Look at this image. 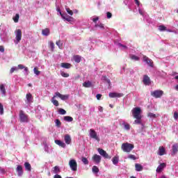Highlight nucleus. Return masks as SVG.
Wrapping results in <instances>:
<instances>
[{
    "mask_svg": "<svg viewBox=\"0 0 178 178\" xmlns=\"http://www.w3.org/2000/svg\"><path fill=\"white\" fill-rule=\"evenodd\" d=\"M141 112L142 111L140 107H136L131 110L132 116H134V118L136 119L134 120V124H141V119L143 118V116L141 115Z\"/></svg>",
    "mask_w": 178,
    "mask_h": 178,
    "instance_id": "nucleus-1",
    "label": "nucleus"
},
{
    "mask_svg": "<svg viewBox=\"0 0 178 178\" xmlns=\"http://www.w3.org/2000/svg\"><path fill=\"white\" fill-rule=\"evenodd\" d=\"M134 148V145L131 143H125L122 144L121 149L124 152L130 153Z\"/></svg>",
    "mask_w": 178,
    "mask_h": 178,
    "instance_id": "nucleus-2",
    "label": "nucleus"
},
{
    "mask_svg": "<svg viewBox=\"0 0 178 178\" xmlns=\"http://www.w3.org/2000/svg\"><path fill=\"white\" fill-rule=\"evenodd\" d=\"M19 117L22 123H28L29 122V115L25 114L23 111H19Z\"/></svg>",
    "mask_w": 178,
    "mask_h": 178,
    "instance_id": "nucleus-3",
    "label": "nucleus"
},
{
    "mask_svg": "<svg viewBox=\"0 0 178 178\" xmlns=\"http://www.w3.org/2000/svg\"><path fill=\"white\" fill-rule=\"evenodd\" d=\"M163 94H164V92L159 90H156L151 92V96L156 99L161 98L163 95Z\"/></svg>",
    "mask_w": 178,
    "mask_h": 178,
    "instance_id": "nucleus-4",
    "label": "nucleus"
},
{
    "mask_svg": "<svg viewBox=\"0 0 178 178\" xmlns=\"http://www.w3.org/2000/svg\"><path fill=\"white\" fill-rule=\"evenodd\" d=\"M69 165L71 170L73 172H76L77 170V163L75 159H70L69 162Z\"/></svg>",
    "mask_w": 178,
    "mask_h": 178,
    "instance_id": "nucleus-5",
    "label": "nucleus"
},
{
    "mask_svg": "<svg viewBox=\"0 0 178 178\" xmlns=\"http://www.w3.org/2000/svg\"><path fill=\"white\" fill-rule=\"evenodd\" d=\"M97 152L98 153H99V154L103 156L105 159H112V156H110L105 150H104L103 149H97Z\"/></svg>",
    "mask_w": 178,
    "mask_h": 178,
    "instance_id": "nucleus-6",
    "label": "nucleus"
},
{
    "mask_svg": "<svg viewBox=\"0 0 178 178\" xmlns=\"http://www.w3.org/2000/svg\"><path fill=\"white\" fill-rule=\"evenodd\" d=\"M15 40L17 42H20L22 37V32L21 29H17L15 31Z\"/></svg>",
    "mask_w": 178,
    "mask_h": 178,
    "instance_id": "nucleus-7",
    "label": "nucleus"
},
{
    "mask_svg": "<svg viewBox=\"0 0 178 178\" xmlns=\"http://www.w3.org/2000/svg\"><path fill=\"white\" fill-rule=\"evenodd\" d=\"M90 137L91 138L96 140L97 142L100 141L99 138L97 135V132L94 129H90Z\"/></svg>",
    "mask_w": 178,
    "mask_h": 178,
    "instance_id": "nucleus-8",
    "label": "nucleus"
},
{
    "mask_svg": "<svg viewBox=\"0 0 178 178\" xmlns=\"http://www.w3.org/2000/svg\"><path fill=\"white\" fill-rule=\"evenodd\" d=\"M56 97H58L61 100L63 101L69 99V95H61L59 92H56V95L53 97V99H54Z\"/></svg>",
    "mask_w": 178,
    "mask_h": 178,
    "instance_id": "nucleus-9",
    "label": "nucleus"
},
{
    "mask_svg": "<svg viewBox=\"0 0 178 178\" xmlns=\"http://www.w3.org/2000/svg\"><path fill=\"white\" fill-rule=\"evenodd\" d=\"M143 83H144L145 86H149L151 84L150 78L147 75H144Z\"/></svg>",
    "mask_w": 178,
    "mask_h": 178,
    "instance_id": "nucleus-10",
    "label": "nucleus"
},
{
    "mask_svg": "<svg viewBox=\"0 0 178 178\" xmlns=\"http://www.w3.org/2000/svg\"><path fill=\"white\" fill-rule=\"evenodd\" d=\"M108 97H110L111 98H120L122 97H123V94L122 93H118V92H110L108 93Z\"/></svg>",
    "mask_w": 178,
    "mask_h": 178,
    "instance_id": "nucleus-11",
    "label": "nucleus"
},
{
    "mask_svg": "<svg viewBox=\"0 0 178 178\" xmlns=\"http://www.w3.org/2000/svg\"><path fill=\"white\" fill-rule=\"evenodd\" d=\"M92 159H93V161L96 162V163L99 164L101 161V156L98 154H94V156H92Z\"/></svg>",
    "mask_w": 178,
    "mask_h": 178,
    "instance_id": "nucleus-12",
    "label": "nucleus"
},
{
    "mask_svg": "<svg viewBox=\"0 0 178 178\" xmlns=\"http://www.w3.org/2000/svg\"><path fill=\"white\" fill-rule=\"evenodd\" d=\"M143 60L146 62V63H147L149 67H153V63L152 62V60H150L148 57H143Z\"/></svg>",
    "mask_w": 178,
    "mask_h": 178,
    "instance_id": "nucleus-13",
    "label": "nucleus"
},
{
    "mask_svg": "<svg viewBox=\"0 0 178 178\" xmlns=\"http://www.w3.org/2000/svg\"><path fill=\"white\" fill-rule=\"evenodd\" d=\"M16 172H18L19 177H21L23 175V169L21 165H17Z\"/></svg>",
    "mask_w": 178,
    "mask_h": 178,
    "instance_id": "nucleus-14",
    "label": "nucleus"
},
{
    "mask_svg": "<svg viewBox=\"0 0 178 178\" xmlns=\"http://www.w3.org/2000/svg\"><path fill=\"white\" fill-rule=\"evenodd\" d=\"M72 65L69 63H60V67L64 68V69H70V67H72Z\"/></svg>",
    "mask_w": 178,
    "mask_h": 178,
    "instance_id": "nucleus-15",
    "label": "nucleus"
},
{
    "mask_svg": "<svg viewBox=\"0 0 178 178\" xmlns=\"http://www.w3.org/2000/svg\"><path fill=\"white\" fill-rule=\"evenodd\" d=\"M165 152H166V149L163 147L161 146L159 147L158 154L161 156H163Z\"/></svg>",
    "mask_w": 178,
    "mask_h": 178,
    "instance_id": "nucleus-16",
    "label": "nucleus"
},
{
    "mask_svg": "<svg viewBox=\"0 0 178 178\" xmlns=\"http://www.w3.org/2000/svg\"><path fill=\"white\" fill-rule=\"evenodd\" d=\"M64 141H65V143L67 145H70L72 142V138H70V136L68 134L65 135V136L64 137Z\"/></svg>",
    "mask_w": 178,
    "mask_h": 178,
    "instance_id": "nucleus-17",
    "label": "nucleus"
},
{
    "mask_svg": "<svg viewBox=\"0 0 178 178\" xmlns=\"http://www.w3.org/2000/svg\"><path fill=\"white\" fill-rule=\"evenodd\" d=\"M177 152H178V145L177 144H175L174 145H172V156H175V154H177Z\"/></svg>",
    "mask_w": 178,
    "mask_h": 178,
    "instance_id": "nucleus-18",
    "label": "nucleus"
},
{
    "mask_svg": "<svg viewBox=\"0 0 178 178\" xmlns=\"http://www.w3.org/2000/svg\"><path fill=\"white\" fill-rule=\"evenodd\" d=\"M165 167H166V164L163 163L157 167V170H156V171L158 172H161Z\"/></svg>",
    "mask_w": 178,
    "mask_h": 178,
    "instance_id": "nucleus-19",
    "label": "nucleus"
},
{
    "mask_svg": "<svg viewBox=\"0 0 178 178\" xmlns=\"http://www.w3.org/2000/svg\"><path fill=\"white\" fill-rule=\"evenodd\" d=\"M135 169H136V171H137V172H141L143 170V167L140 164L136 163L135 164Z\"/></svg>",
    "mask_w": 178,
    "mask_h": 178,
    "instance_id": "nucleus-20",
    "label": "nucleus"
},
{
    "mask_svg": "<svg viewBox=\"0 0 178 178\" xmlns=\"http://www.w3.org/2000/svg\"><path fill=\"white\" fill-rule=\"evenodd\" d=\"M54 143L57 145H59L60 147H63V148H65L66 145L65 143H63L62 141L60 140H54Z\"/></svg>",
    "mask_w": 178,
    "mask_h": 178,
    "instance_id": "nucleus-21",
    "label": "nucleus"
},
{
    "mask_svg": "<svg viewBox=\"0 0 178 178\" xmlns=\"http://www.w3.org/2000/svg\"><path fill=\"white\" fill-rule=\"evenodd\" d=\"M73 60L76 63H79L80 62H81V56H80L79 55L74 56H73Z\"/></svg>",
    "mask_w": 178,
    "mask_h": 178,
    "instance_id": "nucleus-22",
    "label": "nucleus"
},
{
    "mask_svg": "<svg viewBox=\"0 0 178 178\" xmlns=\"http://www.w3.org/2000/svg\"><path fill=\"white\" fill-rule=\"evenodd\" d=\"M24 166L25 167L26 170H28L29 172L31 171V165L29 162H25Z\"/></svg>",
    "mask_w": 178,
    "mask_h": 178,
    "instance_id": "nucleus-23",
    "label": "nucleus"
},
{
    "mask_svg": "<svg viewBox=\"0 0 178 178\" xmlns=\"http://www.w3.org/2000/svg\"><path fill=\"white\" fill-rule=\"evenodd\" d=\"M92 82L90 81H85L83 83V86L84 88H89L90 87H92Z\"/></svg>",
    "mask_w": 178,
    "mask_h": 178,
    "instance_id": "nucleus-24",
    "label": "nucleus"
},
{
    "mask_svg": "<svg viewBox=\"0 0 178 178\" xmlns=\"http://www.w3.org/2000/svg\"><path fill=\"white\" fill-rule=\"evenodd\" d=\"M0 92H1V94H3V95H6V88H5V86L3 83L0 84Z\"/></svg>",
    "mask_w": 178,
    "mask_h": 178,
    "instance_id": "nucleus-25",
    "label": "nucleus"
},
{
    "mask_svg": "<svg viewBox=\"0 0 178 178\" xmlns=\"http://www.w3.org/2000/svg\"><path fill=\"white\" fill-rule=\"evenodd\" d=\"M26 98L29 103L32 102L33 97L31 93L26 94Z\"/></svg>",
    "mask_w": 178,
    "mask_h": 178,
    "instance_id": "nucleus-26",
    "label": "nucleus"
},
{
    "mask_svg": "<svg viewBox=\"0 0 178 178\" xmlns=\"http://www.w3.org/2000/svg\"><path fill=\"white\" fill-rule=\"evenodd\" d=\"M112 163L115 165L119 163V156H114L112 158Z\"/></svg>",
    "mask_w": 178,
    "mask_h": 178,
    "instance_id": "nucleus-27",
    "label": "nucleus"
},
{
    "mask_svg": "<svg viewBox=\"0 0 178 178\" xmlns=\"http://www.w3.org/2000/svg\"><path fill=\"white\" fill-rule=\"evenodd\" d=\"M42 32L43 35L48 36L49 35V29L48 28L42 29Z\"/></svg>",
    "mask_w": 178,
    "mask_h": 178,
    "instance_id": "nucleus-28",
    "label": "nucleus"
},
{
    "mask_svg": "<svg viewBox=\"0 0 178 178\" xmlns=\"http://www.w3.org/2000/svg\"><path fill=\"white\" fill-rule=\"evenodd\" d=\"M64 121L71 122L73 121V118L71 116H64Z\"/></svg>",
    "mask_w": 178,
    "mask_h": 178,
    "instance_id": "nucleus-29",
    "label": "nucleus"
},
{
    "mask_svg": "<svg viewBox=\"0 0 178 178\" xmlns=\"http://www.w3.org/2000/svg\"><path fill=\"white\" fill-rule=\"evenodd\" d=\"M92 172H93V173H96V174L99 173V169L96 165H94L93 167H92Z\"/></svg>",
    "mask_w": 178,
    "mask_h": 178,
    "instance_id": "nucleus-30",
    "label": "nucleus"
},
{
    "mask_svg": "<svg viewBox=\"0 0 178 178\" xmlns=\"http://www.w3.org/2000/svg\"><path fill=\"white\" fill-rule=\"evenodd\" d=\"M53 172L54 174H58L60 172V170L58 166H54Z\"/></svg>",
    "mask_w": 178,
    "mask_h": 178,
    "instance_id": "nucleus-31",
    "label": "nucleus"
},
{
    "mask_svg": "<svg viewBox=\"0 0 178 178\" xmlns=\"http://www.w3.org/2000/svg\"><path fill=\"white\" fill-rule=\"evenodd\" d=\"M81 161L83 162V163L84 165H88L89 164L88 159H87L86 157H84V156L81 157Z\"/></svg>",
    "mask_w": 178,
    "mask_h": 178,
    "instance_id": "nucleus-32",
    "label": "nucleus"
},
{
    "mask_svg": "<svg viewBox=\"0 0 178 178\" xmlns=\"http://www.w3.org/2000/svg\"><path fill=\"white\" fill-rule=\"evenodd\" d=\"M130 58L135 61H138L140 60V58H138V56H136V55H134V54L130 55Z\"/></svg>",
    "mask_w": 178,
    "mask_h": 178,
    "instance_id": "nucleus-33",
    "label": "nucleus"
},
{
    "mask_svg": "<svg viewBox=\"0 0 178 178\" xmlns=\"http://www.w3.org/2000/svg\"><path fill=\"white\" fill-rule=\"evenodd\" d=\"M49 44V47L51 48V51L52 52L54 51V49H55L54 43L52 41H50Z\"/></svg>",
    "mask_w": 178,
    "mask_h": 178,
    "instance_id": "nucleus-34",
    "label": "nucleus"
},
{
    "mask_svg": "<svg viewBox=\"0 0 178 178\" xmlns=\"http://www.w3.org/2000/svg\"><path fill=\"white\" fill-rule=\"evenodd\" d=\"M19 18H20V15H19V14H16L15 17H13V22H15V23H18Z\"/></svg>",
    "mask_w": 178,
    "mask_h": 178,
    "instance_id": "nucleus-35",
    "label": "nucleus"
},
{
    "mask_svg": "<svg viewBox=\"0 0 178 178\" xmlns=\"http://www.w3.org/2000/svg\"><path fill=\"white\" fill-rule=\"evenodd\" d=\"M102 78L103 80L108 84V86H111V81L109 79L107 78L106 76H103Z\"/></svg>",
    "mask_w": 178,
    "mask_h": 178,
    "instance_id": "nucleus-36",
    "label": "nucleus"
},
{
    "mask_svg": "<svg viewBox=\"0 0 178 178\" xmlns=\"http://www.w3.org/2000/svg\"><path fill=\"white\" fill-rule=\"evenodd\" d=\"M4 113L3 105L0 103V115H3Z\"/></svg>",
    "mask_w": 178,
    "mask_h": 178,
    "instance_id": "nucleus-37",
    "label": "nucleus"
},
{
    "mask_svg": "<svg viewBox=\"0 0 178 178\" xmlns=\"http://www.w3.org/2000/svg\"><path fill=\"white\" fill-rule=\"evenodd\" d=\"M58 113L60 115H63L66 114V111L64 110L63 108H59Z\"/></svg>",
    "mask_w": 178,
    "mask_h": 178,
    "instance_id": "nucleus-38",
    "label": "nucleus"
},
{
    "mask_svg": "<svg viewBox=\"0 0 178 178\" xmlns=\"http://www.w3.org/2000/svg\"><path fill=\"white\" fill-rule=\"evenodd\" d=\"M128 159H130L131 160L136 161L137 159V157L134 154H129L128 156Z\"/></svg>",
    "mask_w": 178,
    "mask_h": 178,
    "instance_id": "nucleus-39",
    "label": "nucleus"
},
{
    "mask_svg": "<svg viewBox=\"0 0 178 178\" xmlns=\"http://www.w3.org/2000/svg\"><path fill=\"white\" fill-rule=\"evenodd\" d=\"M56 44L57 46H58L59 49H62L63 43H62L61 40L56 41Z\"/></svg>",
    "mask_w": 178,
    "mask_h": 178,
    "instance_id": "nucleus-40",
    "label": "nucleus"
},
{
    "mask_svg": "<svg viewBox=\"0 0 178 178\" xmlns=\"http://www.w3.org/2000/svg\"><path fill=\"white\" fill-rule=\"evenodd\" d=\"M51 102H52V104L56 107L59 106V103L58 100H54V99H52V100H51Z\"/></svg>",
    "mask_w": 178,
    "mask_h": 178,
    "instance_id": "nucleus-41",
    "label": "nucleus"
},
{
    "mask_svg": "<svg viewBox=\"0 0 178 178\" xmlns=\"http://www.w3.org/2000/svg\"><path fill=\"white\" fill-rule=\"evenodd\" d=\"M147 116H148V118H156V115H155L154 113H148Z\"/></svg>",
    "mask_w": 178,
    "mask_h": 178,
    "instance_id": "nucleus-42",
    "label": "nucleus"
},
{
    "mask_svg": "<svg viewBox=\"0 0 178 178\" xmlns=\"http://www.w3.org/2000/svg\"><path fill=\"white\" fill-rule=\"evenodd\" d=\"M159 31H165L166 27L163 25H161L159 26Z\"/></svg>",
    "mask_w": 178,
    "mask_h": 178,
    "instance_id": "nucleus-43",
    "label": "nucleus"
},
{
    "mask_svg": "<svg viewBox=\"0 0 178 178\" xmlns=\"http://www.w3.org/2000/svg\"><path fill=\"white\" fill-rule=\"evenodd\" d=\"M55 122H56V126L57 127H61L62 123L58 119H56Z\"/></svg>",
    "mask_w": 178,
    "mask_h": 178,
    "instance_id": "nucleus-44",
    "label": "nucleus"
},
{
    "mask_svg": "<svg viewBox=\"0 0 178 178\" xmlns=\"http://www.w3.org/2000/svg\"><path fill=\"white\" fill-rule=\"evenodd\" d=\"M60 75H61V76L65 77V78L70 76V74H69L68 73H65V72H60Z\"/></svg>",
    "mask_w": 178,
    "mask_h": 178,
    "instance_id": "nucleus-45",
    "label": "nucleus"
},
{
    "mask_svg": "<svg viewBox=\"0 0 178 178\" xmlns=\"http://www.w3.org/2000/svg\"><path fill=\"white\" fill-rule=\"evenodd\" d=\"M33 72H35V74L38 76L40 73V72L39 70H38V67H35L33 68Z\"/></svg>",
    "mask_w": 178,
    "mask_h": 178,
    "instance_id": "nucleus-46",
    "label": "nucleus"
},
{
    "mask_svg": "<svg viewBox=\"0 0 178 178\" xmlns=\"http://www.w3.org/2000/svg\"><path fill=\"white\" fill-rule=\"evenodd\" d=\"M95 26L96 28L99 27V28L102 29H105V27L104 26V24H96V25H95Z\"/></svg>",
    "mask_w": 178,
    "mask_h": 178,
    "instance_id": "nucleus-47",
    "label": "nucleus"
},
{
    "mask_svg": "<svg viewBox=\"0 0 178 178\" xmlns=\"http://www.w3.org/2000/svg\"><path fill=\"white\" fill-rule=\"evenodd\" d=\"M66 11L70 16H73V11L71 10L70 8H66Z\"/></svg>",
    "mask_w": 178,
    "mask_h": 178,
    "instance_id": "nucleus-48",
    "label": "nucleus"
},
{
    "mask_svg": "<svg viewBox=\"0 0 178 178\" xmlns=\"http://www.w3.org/2000/svg\"><path fill=\"white\" fill-rule=\"evenodd\" d=\"M18 68L17 67H12L11 70H10V74H13L15 71H17Z\"/></svg>",
    "mask_w": 178,
    "mask_h": 178,
    "instance_id": "nucleus-49",
    "label": "nucleus"
},
{
    "mask_svg": "<svg viewBox=\"0 0 178 178\" xmlns=\"http://www.w3.org/2000/svg\"><path fill=\"white\" fill-rule=\"evenodd\" d=\"M60 15L61 18H65V17H70L66 13L65 14H63L62 13H60Z\"/></svg>",
    "mask_w": 178,
    "mask_h": 178,
    "instance_id": "nucleus-50",
    "label": "nucleus"
},
{
    "mask_svg": "<svg viewBox=\"0 0 178 178\" xmlns=\"http://www.w3.org/2000/svg\"><path fill=\"white\" fill-rule=\"evenodd\" d=\"M73 17H67L65 20L69 22H72Z\"/></svg>",
    "mask_w": 178,
    "mask_h": 178,
    "instance_id": "nucleus-51",
    "label": "nucleus"
},
{
    "mask_svg": "<svg viewBox=\"0 0 178 178\" xmlns=\"http://www.w3.org/2000/svg\"><path fill=\"white\" fill-rule=\"evenodd\" d=\"M124 129H127V131L130 129V125L129 124H124Z\"/></svg>",
    "mask_w": 178,
    "mask_h": 178,
    "instance_id": "nucleus-52",
    "label": "nucleus"
},
{
    "mask_svg": "<svg viewBox=\"0 0 178 178\" xmlns=\"http://www.w3.org/2000/svg\"><path fill=\"white\" fill-rule=\"evenodd\" d=\"M19 70H24L26 68V67L23 65H18Z\"/></svg>",
    "mask_w": 178,
    "mask_h": 178,
    "instance_id": "nucleus-53",
    "label": "nucleus"
},
{
    "mask_svg": "<svg viewBox=\"0 0 178 178\" xmlns=\"http://www.w3.org/2000/svg\"><path fill=\"white\" fill-rule=\"evenodd\" d=\"M106 15L108 19L112 18V13H111L110 12H107Z\"/></svg>",
    "mask_w": 178,
    "mask_h": 178,
    "instance_id": "nucleus-54",
    "label": "nucleus"
},
{
    "mask_svg": "<svg viewBox=\"0 0 178 178\" xmlns=\"http://www.w3.org/2000/svg\"><path fill=\"white\" fill-rule=\"evenodd\" d=\"M118 45H120V47H122V48H124V49H127V47L125 46V45H123V44H121V43H118Z\"/></svg>",
    "mask_w": 178,
    "mask_h": 178,
    "instance_id": "nucleus-55",
    "label": "nucleus"
},
{
    "mask_svg": "<svg viewBox=\"0 0 178 178\" xmlns=\"http://www.w3.org/2000/svg\"><path fill=\"white\" fill-rule=\"evenodd\" d=\"M96 97L97 100H100L101 98L102 97V95L98 94L97 95Z\"/></svg>",
    "mask_w": 178,
    "mask_h": 178,
    "instance_id": "nucleus-56",
    "label": "nucleus"
},
{
    "mask_svg": "<svg viewBox=\"0 0 178 178\" xmlns=\"http://www.w3.org/2000/svg\"><path fill=\"white\" fill-rule=\"evenodd\" d=\"M5 51L4 47L0 46V52L3 53Z\"/></svg>",
    "mask_w": 178,
    "mask_h": 178,
    "instance_id": "nucleus-57",
    "label": "nucleus"
},
{
    "mask_svg": "<svg viewBox=\"0 0 178 178\" xmlns=\"http://www.w3.org/2000/svg\"><path fill=\"white\" fill-rule=\"evenodd\" d=\"M92 21H93L94 23H97V21H99V17L92 19Z\"/></svg>",
    "mask_w": 178,
    "mask_h": 178,
    "instance_id": "nucleus-58",
    "label": "nucleus"
},
{
    "mask_svg": "<svg viewBox=\"0 0 178 178\" xmlns=\"http://www.w3.org/2000/svg\"><path fill=\"white\" fill-rule=\"evenodd\" d=\"M174 118L177 120L178 118V113L175 112L174 114Z\"/></svg>",
    "mask_w": 178,
    "mask_h": 178,
    "instance_id": "nucleus-59",
    "label": "nucleus"
},
{
    "mask_svg": "<svg viewBox=\"0 0 178 178\" xmlns=\"http://www.w3.org/2000/svg\"><path fill=\"white\" fill-rule=\"evenodd\" d=\"M54 178H62L61 175H56L54 176Z\"/></svg>",
    "mask_w": 178,
    "mask_h": 178,
    "instance_id": "nucleus-60",
    "label": "nucleus"
},
{
    "mask_svg": "<svg viewBox=\"0 0 178 178\" xmlns=\"http://www.w3.org/2000/svg\"><path fill=\"white\" fill-rule=\"evenodd\" d=\"M135 3L138 6H140V1L138 0H135Z\"/></svg>",
    "mask_w": 178,
    "mask_h": 178,
    "instance_id": "nucleus-61",
    "label": "nucleus"
},
{
    "mask_svg": "<svg viewBox=\"0 0 178 178\" xmlns=\"http://www.w3.org/2000/svg\"><path fill=\"white\" fill-rule=\"evenodd\" d=\"M24 70L26 72H29V68L28 67H25L24 68Z\"/></svg>",
    "mask_w": 178,
    "mask_h": 178,
    "instance_id": "nucleus-62",
    "label": "nucleus"
},
{
    "mask_svg": "<svg viewBox=\"0 0 178 178\" xmlns=\"http://www.w3.org/2000/svg\"><path fill=\"white\" fill-rule=\"evenodd\" d=\"M175 89L177 91H178V85H176V86H175Z\"/></svg>",
    "mask_w": 178,
    "mask_h": 178,
    "instance_id": "nucleus-63",
    "label": "nucleus"
},
{
    "mask_svg": "<svg viewBox=\"0 0 178 178\" xmlns=\"http://www.w3.org/2000/svg\"><path fill=\"white\" fill-rule=\"evenodd\" d=\"M161 178H167L165 175L161 176Z\"/></svg>",
    "mask_w": 178,
    "mask_h": 178,
    "instance_id": "nucleus-64",
    "label": "nucleus"
}]
</instances>
